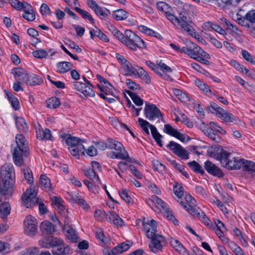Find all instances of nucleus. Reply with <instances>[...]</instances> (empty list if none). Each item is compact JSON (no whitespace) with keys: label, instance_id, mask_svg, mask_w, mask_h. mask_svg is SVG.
<instances>
[{"label":"nucleus","instance_id":"obj_35","mask_svg":"<svg viewBox=\"0 0 255 255\" xmlns=\"http://www.w3.org/2000/svg\"><path fill=\"white\" fill-rule=\"evenodd\" d=\"M170 244L171 247L179 254H183L186 251L185 248L177 239L171 238L170 240Z\"/></svg>","mask_w":255,"mask_h":255},{"label":"nucleus","instance_id":"obj_27","mask_svg":"<svg viewBox=\"0 0 255 255\" xmlns=\"http://www.w3.org/2000/svg\"><path fill=\"white\" fill-rule=\"evenodd\" d=\"M107 220L109 222L117 227H122L124 225L123 219L116 213L110 212L108 215Z\"/></svg>","mask_w":255,"mask_h":255},{"label":"nucleus","instance_id":"obj_18","mask_svg":"<svg viewBox=\"0 0 255 255\" xmlns=\"http://www.w3.org/2000/svg\"><path fill=\"white\" fill-rule=\"evenodd\" d=\"M12 74L17 82L25 83L27 85L29 74L23 69H14L12 70Z\"/></svg>","mask_w":255,"mask_h":255},{"label":"nucleus","instance_id":"obj_23","mask_svg":"<svg viewBox=\"0 0 255 255\" xmlns=\"http://www.w3.org/2000/svg\"><path fill=\"white\" fill-rule=\"evenodd\" d=\"M194 217H197L205 225L211 229L213 225L211 221L206 216L205 213L200 209H197L196 211L191 214Z\"/></svg>","mask_w":255,"mask_h":255},{"label":"nucleus","instance_id":"obj_10","mask_svg":"<svg viewBox=\"0 0 255 255\" xmlns=\"http://www.w3.org/2000/svg\"><path fill=\"white\" fill-rule=\"evenodd\" d=\"M37 193L33 188L27 189L21 197L22 204L26 208H30L37 202Z\"/></svg>","mask_w":255,"mask_h":255},{"label":"nucleus","instance_id":"obj_58","mask_svg":"<svg viewBox=\"0 0 255 255\" xmlns=\"http://www.w3.org/2000/svg\"><path fill=\"white\" fill-rule=\"evenodd\" d=\"M22 172L27 183H31L33 181V176L31 170L27 168H24L22 169Z\"/></svg>","mask_w":255,"mask_h":255},{"label":"nucleus","instance_id":"obj_33","mask_svg":"<svg viewBox=\"0 0 255 255\" xmlns=\"http://www.w3.org/2000/svg\"><path fill=\"white\" fill-rule=\"evenodd\" d=\"M63 138H66V143L69 147L78 146V144H83L84 141L80 138L75 136L64 137Z\"/></svg>","mask_w":255,"mask_h":255},{"label":"nucleus","instance_id":"obj_39","mask_svg":"<svg viewBox=\"0 0 255 255\" xmlns=\"http://www.w3.org/2000/svg\"><path fill=\"white\" fill-rule=\"evenodd\" d=\"M10 211V206L8 203L5 202L1 204L0 206V216L4 219L9 214Z\"/></svg>","mask_w":255,"mask_h":255},{"label":"nucleus","instance_id":"obj_8","mask_svg":"<svg viewBox=\"0 0 255 255\" xmlns=\"http://www.w3.org/2000/svg\"><path fill=\"white\" fill-rule=\"evenodd\" d=\"M138 122L139 125L142 128L143 130L147 134H149V129L148 128H150L151 133L153 137L155 139L157 144L160 147L162 146V135L159 134V133L157 131L156 128L152 125H150L147 121L144 120L141 118H138Z\"/></svg>","mask_w":255,"mask_h":255},{"label":"nucleus","instance_id":"obj_4","mask_svg":"<svg viewBox=\"0 0 255 255\" xmlns=\"http://www.w3.org/2000/svg\"><path fill=\"white\" fill-rule=\"evenodd\" d=\"M122 43L133 51L136 50L137 47L142 48L145 47L143 40L129 29L125 31Z\"/></svg>","mask_w":255,"mask_h":255},{"label":"nucleus","instance_id":"obj_61","mask_svg":"<svg viewBox=\"0 0 255 255\" xmlns=\"http://www.w3.org/2000/svg\"><path fill=\"white\" fill-rule=\"evenodd\" d=\"M173 190L175 195L178 197L179 199L178 201H181V198L182 197L183 195V188L180 185H175L173 187Z\"/></svg>","mask_w":255,"mask_h":255},{"label":"nucleus","instance_id":"obj_42","mask_svg":"<svg viewBox=\"0 0 255 255\" xmlns=\"http://www.w3.org/2000/svg\"><path fill=\"white\" fill-rule=\"evenodd\" d=\"M128 192L127 189H124L119 191V194L126 202L128 204L132 203L133 201Z\"/></svg>","mask_w":255,"mask_h":255},{"label":"nucleus","instance_id":"obj_54","mask_svg":"<svg viewBox=\"0 0 255 255\" xmlns=\"http://www.w3.org/2000/svg\"><path fill=\"white\" fill-rule=\"evenodd\" d=\"M154 200H155V205L157 208H159L161 212H163L164 210H166L167 208H168L167 205L166 203H165L161 199H159L157 196H156V197H154Z\"/></svg>","mask_w":255,"mask_h":255},{"label":"nucleus","instance_id":"obj_9","mask_svg":"<svg viewBox=\"0 0 255 255\" xmlns=\"http://www.w3.org/2000/svg\"><path fill=\"white\" fill-rule=\"evenodd\" d=\"M145 117L150 121L157 120L159 121L162 116L160 110L154 104H149L146 102L144 109Z\"/></svg>","mask_w":255,"mask_h":255},{"label":"nucleus","instance_id":"obj_24","mask_svg":"<svg viewBox=\"0 0 255 255\" xmlns=\"http://www.w3.org/2000/svg\"><path fill=\"white\" fill-rule=\"evenodd\" d=\"M36 137L40 140H52L51 131L47 128L43 129L39 126L36 130Z\"/></svg>","mask_w":255,"mask_h":255},{"label":"nucleus","instance_id":"obj_38","mask_svg":"<svg viewBox=\"0 0 255 255\" xmlns=\"http://www.w3.org/2000/svg\"><path fill=\"white\" fill-rule=\"evenodd\" d=\"M69 150L70 153L74 156H79V153H81L82 155L85 154V147L83 144H78V146L69 147Z\"/></svg>","mask_w":255,"mask_h":255},{"label":"nucleus","instance_id":"obj_45","mask_svg":"<svg viewBox=\"0 0 255 255\" xmlns=\"http://www.w3.org/2000/svg\"><path fill=\"white\" fill-rule=\"evenodd\" d=\"M188 165L190 168L195 172L200 173L202 175L204 174L205 172L202 166L195 161L189 162Z\"/></svg>","mask_w":255,"mask_h":255},{"label":"nucleus","instance_id":"obj_19","mask_svg":"<svg viewBox=\"0 0 255 255\" xmlns=\"http://www.w3.org/2000/svg\"><path fill=\"white\" fill-rule=\"evenodd\" d=\"M204 168L209 174L213 176L222 177L224 175L222 170L215 164L210 161H206L205 162Z\"/></svg>","mask_w":255,"mask_h":255},{"label":"nucleus","instance_id":"obj_3","mask_svg":"<svg viewBox=\"0 0 255 255\" xmlns=\"http://www.w3.org/2000/svg\"><path fill=\"white\" fill-rule=\"evenodd\" d=\"M0 178L4 190L12 188L15 182V173L11 164H6L1 167Z\"/></svg>","mask_w":255,"mask_h":255},{"label":"nucleus","instance_id":"obj_40","mask_svg":"<svg viewBox=\"0 0 255 255\" xmlns=\"http://www.w3.org/2000/svg\"><path fill=\"white\" fill-rule=\"evenodd\" d=\"M137 66L133 67L131 64L128 62V64L126 63L124 66L123 68L126 72V75L132 76H136Z\"/></svg>","mask_w":255,"mask_h":255},{"label":"nucleus","instance_id":"obj_25","mask_svg":"<svg viewBox=\"0 0 255 255\" xmlns=\"http://www.w3.org/2000/svg\"><path fill=\"white\" fill-rule=\"evenodd\" d=\"M107 156L111 158H116L123 160H126L127 161L131 162V160L129 158L128 152L126 150L123 152H117L116 151H110L107 152Z\"/></svg>","mask_w":255,"mask_h":255},{"label":"nucleus","instance_id":"obj_64","mask_svg":"<svg viewBox=\"0 0 255 255\" xmlns=\"http://www.w3.org/2000/svg\"><path fill=\"white\" fill-rule=\"evenodd\" d=\"M245 19L251 23H255V10L249 11L246 14Z\"/></svg>","mask_w":255,"mask_h":255},{"label":"nucleus","instance_id":"obj_43","mask_svg":"<svg viewBox=\"0 0 255 255\" xmlns=\"http://www.w3.org/2000/svg\"><path fill=\"white\" fill-rule=\"evenodd\" d=\"M228 247L236 255H246L241 248L234 242L229 243Z\"/></svg>","mask_w":255,"mask_h":255},{"label":"nucleus","instance_id":"obj_12","mask_svg":"<svg viewBox=\"0 0 255 255\" xmlns=\"http://www.w3.org/2000/svg\"><path fill=\"white\" fill-rule=\"evenodd\" d=\"M199 127L202 131L209 138L216 142H219L221 140V137L214 132V129L210 125H206L202 121L200 122Z\"/></svg>","mask_w":255,"mask_h":255},{"label":"nucleus","instance_id":"obj_46","mask_svg":"<svg viewBox=\"0 0 255 255\" xmlns=\"http://www.w3.org/2000/svg\"><path fill=\"white\" fill-rule=\"evenodd\" d=\"M60 105L58 98L54 97L49 99L47 101V106L50 109H56Z\"/></svg>","mask_w":255,"mask_h":255},{"label":"nucleus","instance_id":"obj_6","mask_svg":"<svg viewBox=\"0 0 255 255\" xmlns=\"http://www.w3.org/2000/svg\"><path fill=\"white\" fill-rule=\"evenodd\" d=\"M208 110L212 113H215L223 122L236 123L237 118L233 114L219 107L215 103H211Z\"/></svg>","mask_w":255,"mask_h":255},{"label":"nucleus","instance_id":"obj_17","mask_svg":"<svg viewBox=\"0 0 255 255\" xmlns=\"http://www.w3.org/2000/svg\"><path fill=\"white\" fill-rule=\"evenodd\" d=\"M97 87L101 91L98 95L102 99H106L107 95H112L116 98H118V96L115 95V89L110 83H106V85L101 86L98 84Z\"/></svg>","mask_w":255,"mask_h":255},{"label":"nucleus","instance_id":"obj_49","mask_svg":"<svg viewBox=\"0 0 255 255\" xmlns=\"http://www.w3.org/2000/svg\"><path fill=\"white\" fill-rule=\"evenodd\" d=\"M41 82V79L39 78L37 75L33 74H30L28 75L27 85L32 86L39 84Z\"/></svg>","mask_w":255,"mask_h":255},{"label":"nucleus","instance_id":"obj_11","mask_svg":"<svg viewBox=\"0 0 255 255\" xmlns=\"http://www.w3.org/2000/svg\"><path fill=\"white\" fill-rule=\"evenodd\" d=\"M24 231L27 235L33 236L37 232V222L31 215L26 216L24 221Z\"/></svg>","mask_w":255,"mask_h":255},{"label":"nucleus","instance_id":"obj_59","mask_svg":"<svg viewBox=\"0 0 255 255\" xmlns=\"http://www.w3.org/2000/svg\"><path fill=\"white\" fill-rule=\"evenodd\" d=\"M156 7L158 10L164 12L165 13L171 8L169 4L163 1H159L157 2Z\"/></svg>","mask_w":255,"mask_h":255},{"label":"nucleus","instance_id":"obj_55","mask_svg":"<svg viewBox=\"0 0 255 255\" xmlns=\"http://www.w3.org/2000/svg\"><path fill=\"white\" fill-rule=\"evenodd\" d=\"M39 251L37 248L31 247L23 250L21 255H39Z\"/></svg>","mask_w":255,"mask_h":255},{"label":"nucleus","instance_id":"obj_53","mask_svg":"<svg viewBox=\"0 0 255 255\" xmlns=\"http://www.w3.org/2000/svg\"><path fill=\"white\" fill-rule=\"evenodd\" d=\"M10 3L13 7L18 10L24 9V6H26L25 4H28L26 2H21L18 0H11Z\"/></svg>","mask_w":255,"mask_h":255},{"label":"nucleus","instance_id":"obj_60","mask_svg":"<svg viewBox=\"0 0 255 255\" xmlns=\"http://www.w3.org/2000/svg\"><path fill=\"white\" fill-rule=\"evenodd\" d=\"M47 54L48 53L46 51L41 49H39L32 52V55L34 57L39 59L45 58Z\"/></svg>","mask_w":255,"mask_h":255},{"label":"nucleus","instance_id":"obj_7","mask_svg":"<svg viewBox=\"0 0 255 255\" xmlns=\"http://www.w3.org/2000/svg\"><path fill=\"white\" fill-rule=\"evenodd\" d=\"M52 252L54 255H69L72 250L69 246L65 245L62 240L54 238L50 241Z\"/></svg>","mask_w":255,"mask_h":255},{"label":"nucleus","instance_id":"obj_13","mask_svg":"<svg viewBox=\"0 0 255 255\" xmlns=\"http://www.w3.org/2000/svg\"><path fill=\"white\" fill-rule=\"evenodd\" d=\"M167 146L174 154L181 159L186 160L189 158L188 152L180 144L171 141L169 143Z\"/></svg>","mask_w":255,"mask_h":255},{"label":"nucleus","instance_id":"obj_37","mask_svg":"<svg viewBox=\"0 0 255 255\" xmlns=\"http://www.w3.org/2000/svg\"><path fill=\"white\" fill-rule=\"evenodd\" d=\"M15 125L20 132H25L28 129V127L25 120L21 117H18L15 119Z\"/></svg>","mask_w":255,"mask_h":255},{"label":"nucleus","instance_id":"obj_48","mask_svg":"<svg viewBox=\"0 0 255 255\" xmlns=\"http://www.w3.org/2000/svg\"><path fill=\"white\" fill-rule=\"evenodd\" d=\"M92 87L87 86L84 84V87L82 88V90L80 91V92L85 97H93L95 96V94Z\"/></svg>","mask_w":255,"mask_h":255},{"label":"nucleus","instance_id":"obj_15","mask_svg":"<svg viewBox=\"0 0 255 255\" xmlns=\"http://www.w3.org/2000/svg\"><path fill=\"white\" fill-rule=\"evenodd\" d=\"M149 239H151V243L149 246L153 253H156L162 249V246L165 243V239L162 236L156 234Z\"/></svg>","mask_w":255,"mask_h":255},{"label":"nucleus","instance_id":"obj_51","mask_svg":"<svg viewBox=\"0 0 255 255\" xmlns=\"http://www.w3.org/2000/svg\"><path fill=\"white\" fill-rule=\"evenodd\" d=\"M96 14L101 18L105 17L108 14L110 13L109 10L106 8H102L98 5L94 10Z\"/></svg>","mask_w":255,"mask_h":255},{"label":"nucleus","instance_id":"obj_32","mask_svg":"<svg viewBox=\"0 0 255 255\" xmlns=\"http://www.w3.org/2000/svg\"><path fill=\"white\" fill-rule=\"evenodd\" d=\"M136 75L146 84H149L151 83L149 75L141 67L137 66Z\"/></svg>","mask_w":255,"mask_h":255},{"label":"nucleus","instance_id":"obj_31","mask_svg":"<svg viewBox=\"0 0 255 255\" xmlns=\"http://www.w3.org/2000/svg\"><path fill=\"white\" fill-rule=\"evenodd\" d=\"M73 64L68 62H60L56 65L57 71L59 73H65L72 69Z\"/></svg>","mask_w":255,"mask_h":255},{"label":"nucleus","instance_id":"obj_26","mask_svg":"<svg viewBox=\"0 0 255 255\" xmlns=\"http://www.w3.org/2000/svg\"><path fill=\"white\" fill-rule=\"evenodd\" d=\"M39 184L41 188L46 192L52 191V185L49 178L45 175H41L39 178Z\"/></svg>","mask_w":255,"mask_h":255},{"label":"nucleus","instance_id":"obj_30","mask_svg":"<svg viewBox=\"0 0 255 255\" xmlns=\"http://www.w3.org/2000/svg\"><path fill=\"white\" fill-rule=\"evenodd\" d=\"M91 38L94 39L95 37L99 38L104 42L109 41L107 36L97 27H95L90 31Z\"/></svg>","mask_w":255,"mask_h":255},{"label":"nucleus","instance_id":"obj_1","mask_svg":"<svg viewBox=\"0 0 255 255\" xmlns=\"http://www.w3.org/2000/svg\"><path fill=\"white\" fill-rule=\"evenodd\" d=\"M210 155L215 157L219 160L222 165L230 170H238L241 168L242 159L234 156L226 150H223L221 146H212L208 150Z\"/></svg>","mask_w":255,"mask_h":255},{"label":"nucleus","instance_id":"obj_16","mask_svg":"<svg viewBox=\"0 0 255 255\" xmlns=\"http://www.w3.org/2000/svg\"><path fill=\"white\" fill-rule=\"evenodd\" d=\"M182 206L191 215L198 208L196 207V200L191 195H188L185 197V201H178Z\"/></svg>","mask_w":255,"mask_h":255},{"label":"nucleus","instance_id":"obj_2","mask_svg":"<svg viewBox=\"0 0 255 255\" xmlns=\"http://www.w3.org/2000/svg\"><path fill=\"white\" fill-rule=\"evenodd\" d=\"M16 146L13 152V159L15 164L20 166L23 163V156L27 157L29 154L28 143L24 136L18 134L15 136Z\"/></svg>","mask_w":255,"mask_h":255},{"label":"nucleus","instance_id":"obj_63","mask_svg":"<svg viewBox=\"0 0 255 255\" xmlns=\"http://www.w3.org/2000/svg\"><path fill=\"white\" fill-rule=\"evenodd\" d=\"M10 249L8 243L0 241V254H4L8 252Z\"/></svg>","mask_w":255,"mask_h":255},{"label":"nucleus","instance_id":"obj_50","mask_svg":"<svg viewBox=\"0 0 255 255\" xmlns=\"http://www.w3.org/2000/svg\"><path fill=\"white\" fill-rule=\"evenodd\" d=\"M114 16L117 20H121L127 18L128 13L123 9H118L114 11Z\"/></svg>","mask_w":255,"mask_h":255},{"label":"nucleus","instance_id":"obj_62","mask_svg":"<svg viewBox=\"0 0 255 255\" xmlns=\"http://www.w3.org/2000/svg\"><path fill=\"white\" fill-rule=\"evenodd\" d=\"M126 83L127 87L131 90H136L140 88L139 85L136 84L134 81H133L131 79H127Z\"/></svg>","mask_w":255,"mask_h":255},{"label":"nucleus","instance_id":"obj_21","mask_svg":"<svg viewBox=\"0 0 255 255\" xmlns=\"http://www.w3.org/2000/svg\"><path fill=\"white\" fill-rule=\"evenodd\" d=\"M63 231L67 238L73 242H77V235L76 234L75 230L71 225L65 222V225L63 228Z\"/></svg>","mask_w":255,"mask_h":255},{"label":"nucleus","instance_id":"obj_5","mask_svg":"<svg viewBox=\"0 0 255 255\" xmlns=\"http://www.w3.org/2000/svg\"><path fill=\"white\" fill-rule=\"evenodd\" d=\"M192 21L183 13L179 15V19L176 24V28L181 32H187L192 37L199 40L202 39L192 26Z\"/></svg>","mask_w":255,"mask_h":255},{"label":"nucleus","instance_id":"obj_36","mask_svg":"<svg viewBox=\"0 0 255 255\" xmlns=\"http://www.w3.org/2000/svg\"><path fill=\"white\" fill-rule=\"evenodd\" d=\"M71 200L80 205L84 210L89 208V205L87 202L79 195H73L71 196Z\"/></svg>","mask_w":255,"mask_h":255},{"label":"nucleus","instance_id":"obj_47","mask_svg":"<svg viewBox=\"0 0 255 255\" xmlns=\"http://www.w3.org/2000/svg\"><path fill=\"white\" fill-rule=\"evenodd\" d=\"M206 26L211 28L213 30L216 31L221 35H224L226 34L225 30H224L221 26L211 22H208L206 23Z\"/></svg>","mask_w":255,"mask_h":255},{"label":"nucleus","instance_id":"obj_20","mask_svg":"<svg viewBox=\"0 0 255 255\" xmlns=\"http://www.w3.org/2000/svg\"><path fill=\"white\" fill-rule=\"evenodd\" d=\"M163 130L167 134L177 138L182 142L185 140L186 135L179 132L169 124H165L164 125Z\"/></svg>","mask_w":255,"mask_h":255},{"label":"nucleus","instance_id":"obj_22","mask_svg":"<svg viewBox=\"0 0 255 255\" xmlns=\"http://www.w3.org/2000/svg\"><path fill=\"white\" fill-rule=\"evenodd\" d=\"M40 229L42 234L45 236H50L55 231V226L48 221H44L41 223Z\"/></svg>","mask_w":255,"mask_h":255},{"label":"nucleus","instance_id":"obj_57","mask_svg":"<svg viewBox=\"0 0 255 255\" xmlns=\"http://www.w3.org/2000/svg\"><path fill=\"white\" fill-rule=\"evenodd\" d=\"M6 94L7 96L9 101L10 102L11 105L13 108L15 110H17V109H18L19 107V104L17 98L10 94Z\"/></svg>","mask_w":255,"mask_h":255},{"label":"nucleus","instance_id":"obj_34","mask_svg":"<svg viewBox=\"0 0 255 255\" xmlns=\"http://www.w3.org/2000/svg\"><path fill=\"white\" fill-rule=\"evenodd\" d=\"M241 168L244 171L255 173V163L242 159Z\"/></svg>","mask_w":255,"mask_h":255},{"label":"nucleus","instance_id":"obj_52","mask_svg":"<svg viewBox=\"0 0 255 255\" xmlns=\"http://www.w3.org/2000/svg\"><path fill=\"white\" fill-rule=\"evenodd\" d=\"M85 174L87 177L91 180H93L95 181H99V177L96 174L95 171H94L93 169L89 168L85 170Z\"/></svg>","mask_w":255,"mask_h":255},{"label":"nucleus","instance_id":"obj_14","mask_svg":"<svg viewBox=\"0 0 255 255\" xmlns=\"http://www.w3.org/2000/svg\"><path fill=\"white\" fill-rule=\"evenodd\" d=\"M143 231L148 238H153L157 234L156 222L153 219L147 220L142 222Z\"/></svg>","mask_w":255,"mask_h":255},{"label":"nucleus","instance_id":"obj_41","mask_svg":"<svg viewBox=\"0 0 255 255\" xmlns=\"http://www.w3.org/2000/svg\"><path fill=\"white\" fill-rule=\"evenodd\" d=\"M131 246L130 242L122 243L114 248V252L117 254L127 251Z\"/></svg>","mask_w":255,"mask_h":255},{"label":"nucleus","instance_id":"obj_56","mask_svg":"<svg viewBox=\"0 0 255 255\" xmlns=\"http://www.w3.org/2000/svg\"><path fill=\"white\" fill-rule=\"evenodd\" d=\"M133 102L137 106H140L143 104V101L134 93L129 92L128 93Z\"/></svg>","mask_w":255,"mask_h":255},{"label":"nucleus","instance_id":"obj_44","mask_svg":"<svg viewBox=\"0 0 255 255\" xmlns=\"http://www.w3.org/2000/svg\"><path fill=\"white\" fill-rule=\"evenodd\" d=\"M74 9L76 12L79 13L84 19H88L92 23H94L93 18L88 11L84 10L77 7H75Z\"/></svg>","mask_w":255,"mask_h":255},{"label":"nucleus","instance_id":"obj_29","mask_svg":"<svg viewBox=\"0 0 255 255\" xmlns=\"http://www.w3.org/2000/svg\"><path fill=\"white\" fill-rule=\"evenodd\" d=\"M108 148L114 149L117 152H123L124 150H126L121 142L113 139H108Z\"/></svg>","mask_w":255,"mask_h":255},{"label":"nucleus","instance_id":"obj_28","mask_svg":"<svg viewBox=\"0 0 255 255\" xmlns=\"http://www.w3.org/2000/svg\"><path fill=\"white\" fill-rule=\"evenodd\" d=\"M22 17L28 21H33L35 19V15L32 6L29 4H25Z\"/></svg>","mask_w":255,"mask_h":255}]
</instances>
